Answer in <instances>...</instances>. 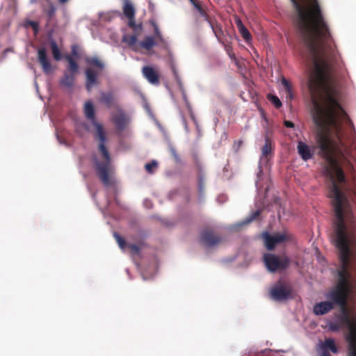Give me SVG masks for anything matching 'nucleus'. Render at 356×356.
I'll use <instances>...</instances> for the list:
<instances>
[{
    "instance_id": "f8f14e48",
    "label": "nucleus",
    "mask_w": 356,
    "mask_h": 356,
    "mask_svg": "<svg viewBox=\"0 0 356 356\" xmlns=\"http://www.w3.org/2000/svg\"><path fill=\"white\" fill-rule=\"evenodd\" d=\"M38 60L44 73L48 74L51 72V65L47 56L46 49L44 47L38 49Z\"/></svg>"
},
{
    "instance_id": "f704fd0d",
    "label": "nucleus",
    "mask_w": 356,
    "mask_h": 356,
    "mask_svg": "<svg viewBox=\"0 0 356 356\" xmlns=\"http://www.w3.org/2000/svg\"><path fill=\"white\" fill-rule=\"evenodd\" d=\"M220 42L223 44L224 49L228 55L230 54L233 51V49H232L231 43H229V42L226 43L223 41H221Z\"/></svg>"
},
{
    "instance_id": "412c9836",
    "label": "nucleus",
    "mask_w": 356,
    "mask_h": 356,
    "mask_svg": "<svg viewBox=\"0 0 356 356\" xmlns=\"http://www.w3.org/2000/svg\"><path fill=\"white\" fill-rule=\"evenodd\" d=\"M154 38L152 36L146 37L143 41L140 42L141 47L147 51H149L154 46L156 45Z\"/></svg>"
},
{
    "instance_id": "72a5a7b5",
    "label": "nucleus",
    "mask_w": 356,
    "mask_h": 356,
    "mask_svg": "<svg viewBox=\"0 0 356 356\" xmlns=\"http://www.w3.org/2000/svg\"><path fill=\"white\" fill-rule=\"evenodd\" d=\"M56 10V8H55V6L51 4L49 8L47 10V15L49 19H51L55 15Z\"/></svg>"
},
{
    "instance_id": "2eb2a0df",
    "label": "nucleus",
    "mask_w": 356,
    "mask_h": 356,
    "mask_svg": "<svg viewBox=\"0 0 356 356\" xmlns=\"http://www.w3.org/2000/svg\"><path fill=\"white\" fill-rule=\"evenodd\" d=\"M320 348L322 353H329V351L333 353H338V348L336 346L334 339L332 338H326L324 341L320 344Z\"/></svg>"
},
{
    "instance_id": "20e7f679",
    "label": "nucleus",
    "mask_w": 356,
    "mask_h": 356,
    "mask_svg": "<svg viewBox=\"0 0 356 356\" xmlns=\"http://www.w3.org/2000/svg\"><path fill=\"white\" fill-rule=\"evenodd\" d=\"M328 326L332 332H338L343 327H348V333L346 339L348 343V355L356 356V316H353V319L350 320L348 323L330 322Z\"/></svg>"
},
{
    "instance_id": "ea45409f",
    "label": "nucleus",
    "mask_w": 356,
    "mask_h": 356,
    "mask_svg": "<svg viewBox=\"0 0 356 356\" xmlns=\"http://www.w3.org/2000/svg\"><path fill=\"white\" fill-rule=\"evenodd\" d=\"M13 48H11V47L6 48L3 51V56L5 58L7 56L8 53L13 52Z\"/></svg>"
},
{
    "instance_id": "a211bd4d",
    "label": "nucleus",
    "mask_w": 356,
    "mask_h": 356,
    "mask_svg": "<svg viewBox=\"0 0 356 356\" xmlns=\"http://www.w3.org/2000/svg\"><path fill=\"white\" fill-rule=\"evenodd\" d=\"M122 10L123 13L127 18H135L136 10L129 0H124Z\"/></svg>"
},
{
    "instance_id": "1a4fd4ad",
    "label": "nucleus",
    "mask_w": 356,
    "mask_h": 356,
    "mask_svg": "<svg viewBox=\"0 0 356 356\" xmlns=\"http://www.w3.org/2000/svg\"><path fill=\"white\" fill-rule=\"evenodd\" d=\"M112 122L118 131H122L127 125L129 119L122 109L118 107L112 115Z\"/></svg>"
},
{
    "instance_id": "4be33fe9",
    "label": "nucleus",
    "mask_w": 356,
    "mask_h": 356,
    "mask_svg": "<svg viewBox=\"0 0 356 356\" xmlns=\"http://www.w3.org/2000/svg\"><path fill=\"white\" fill-rule=\"evenodd\" d=\"M50 46L54 58L56 60H60L62 58V56L56 42L54 40L51 41Z\"/></svg>"
},
{
    "instance_id": "2f4dec72",
    "label": "nucleus",
    "mask_w": 356,
    "mask_h": 356,
    "mask_svg": "<svg viewBox=\"0 0 356 356\" xmlns=\"http://www.w3.org/2000/svg\"><path fill=\"white\" fill-rule=\"evenodd\" d=\"M129 248L131 250V252L134 255H138L140 254V248L138 245L136 244H129L128 245Z\"/></svg>"
},
{
    "instance_id": "6ab92c4d",
    "label": "nucleus",
    "mask_w": 356,
    "mask_h": 356,
    "mask_svg": "<svg viewBox=\"0 0 356 356\" xmlns=\"http://www.w3.org/2000/svg\"><path fill=\"white\" fill-rule=\"evenodd\" d=\"M66 60L68 62V67H67V72H69L70 73H72L74 74H76L79 70V65L75 61V60L73 58L72 56L67 55L66 56Z\"/></svg>"
},
{
    "instance_id": "ddd939ff",
    "label": "nucleus",
    "mask_w": 356,
    "mask_h": 356,
    "mask_svg": "<svg viewBox=\"0 0 356 356\" xmlns=\"http://www.w3.org/2000/svg\"><path fill=\"white\" fill-rule=\"evenodd\" d=\"M298 153L302 160L308 161L313 158V152L309 146L305 143L299 141L297 145Z\"/></svg>"
},
{
    "instance_id": "4468645a",
    "label": "nucleus",
    "mask_w": 356,
    "mask_h": 356,
    "mask_svg": "<svg viewBox=\"0 0 356 356\" xmlns=\"http://www.w3.org/2000/svg\"><path fill=\"white\" fill-rule=\"evenodd\" d=\"M334 308V305L330 301H323L316 303L314 307V313L316 315H324Z\"/></svg>"
},
{
    "instance_id": "aec40b11",
    "label": "nucleus",
    "mask_w": 356,
    "mask_h": 356,
    "mask_svg": "<svg viewBox=\"0 0 356 356\" xmlns=\"http://www.w3.org/2000/svg\"><path fill=\"white\" fill-rule=\"evenodd\" d=\"M261 152L262 156L266 159L272 154V143L268 136L265 138V144L262 147Z\"/></svg>"
},
{
    "instance_id": "bb28decb",
    "label": "nucleus",
    "mask_w": 356,
    "mask_h": 356,
    "mask_svg": "<svg viewBox=\"0 0 356 356\" xmlns=\"http://www.w3.org/2000/svg\"><path fill=\"white\" fill-rule=\"evenodd\" d=\"M267 99L275 106V108H279L281 107V101L277 96L272 94H268L267 95Z\"/></svg>"
},
{
    "instance_id": "8fccbe9b",
    "label": "nucleus",
    "mask_w": 356,
    "mask_h": 356,
    "mask_svg": "<svg viewBox=\"0 0 356 356\" xmlns=\"http://www.w3.org/2000/svg\"><path fill=\"white\" fill-rule=\"evenodd\" d=\"M355 197H356V193H355Z\"/></svg>"
},
{
    "instance_id": "f257e3e1",
    "label": "nucleus",
    "mask_w": 356,
    "mask_h": 356,
    "mask_svg": "<svg viewBox=\"0 0 356 356\" xmlns=\"http://www.w3.org/2000/svg\"><path fill=\"white\" fill-rule=\"evenodd\" d=\"M326 161L323 167V173L331 181L330 197L332 198L336 221L334 222V241L339 251L340 268L338 270V281L335 287L327 294L326 297L333 305L341 308V314L334 322L348 323L353 319L347 308V298L350 291L351 273L349 271L350 245L355 239L352 234L347 231L345 223V213L347 208L346 197L338 186L337 182L346 181L344 172L340 163L353 168L347 157H321Z\"/></svg>"
},
{
    "instance_id": "de8ad7c7",
    "label": "nucleus",
    "mask_w": 356,
    "mask_h": 356,
    "mask_svg": "<svg viewBox=\"0 0 356 356\" xmlns=\"http://www.w3.org/2000/svg\"><path fill=\"white\" fill-rule=\"evenodd\" d=\"M199 186H200V189L202 190V179H200Z\"/></svg>"
},
{
    "instance_id": "6e6552de",
    "label": "nucleus",
    "mask_w": 356,
    "mask_h": 356,
    "mask_svg": "<svg viewBox=\"0 0 356 356\" xmlns=\"http://www.w3.org/2000/svg\"><path fill=\"white\" fill-rule=\"evenodd\" d=\"M262 238L264 241L265 246L268 250H274L278 243L289 239L286 234L277 233L274 235H270L268 232H263Z\"/></svg>"
},
{
    "instance_id": "b1692460",
    "label": "nucleus",
    "mask_w": 356,
    "mask_h": 356,
    "mask_svg": "<svg viewBox=\"0 0 356 356\" xmlns=\"http://www.w3.org/2000/svg\"><path fill=\"white\" fill-rule=\"evenodd\" d=\"M202 17L209 24V26L211 28V29L213 30L215 35L218 36V33H217V31H216V28L218 26V24L217 23L216 24H213V22H212L211 17L208 15L207 12L204 13V14H203L202 15Z\"/></svg>"
},
{
    "instance_id": "a878e982",
    "label": "nucleus",
    "mask_w": 356,
    "mask_h": 356,
    "mask_svg": "<svg viewBox=\"0 0 356 356\" xmlns=\"http://www.w3.org/2000/svg\"><path fill=\"white\" fill-rule=\"evenodd\" d=\"M122 41L127 43L129 47L134 45L137 41V35H124Z\"/></svg>"
},
{
    "instance_id": "79ce46f5",
    "label": "nucleus",
    "mask_w": 356,
    "mask_h": 356,
    "mask_svg": "<svg viewBox=\"0 0 356 356\" xmlns=\"http://www.w3.org/2000/svg\"><path fill=\"white\" fill-rule=\"evenodd\" d=\"M171 153H172V154L173 155V156H174L175 159H179V156H178V155H177V153L176 150H175L174 148H172V149H171Z\"/></svg>"
},
{
    "instance_id": "393cba45",
    "label": "nucleus",
    "mask_w": 356,
    "mask_h": 356,
    "mask_svg": "<svg viewBox=\"0 0 356 356\" xmlns=\"http://www.w3.org/2000/svg\"><path fill=\"white\" fill-rule=\"evenodd\" d=\"M202 17L209 24V26L211 28V29L213 30L215 35L218 36V33H217V31H216V28L218 26V24L217 23L216 24H213V22H212L211 17L208 15L207 12L204 13V14H203L202 15Z\"/></svg>"
},
{
    "instance_id": "37998d69",
    "label": "nucleus",
    "mask_w": 356,
    "mask_h": 356,
    "mask_svg": "<svg viewBox=\"0 0 356 356\" xmlns=\"http://www.w3.org/2000/svg\"><path fill=\"white\" fill-rule=\"evenodd\" d=\"M228 56H229V57L232 60L236 61V63L237 62L235 54H234V53L233 51L230 54H229Z\"/></svg>"
},
{
    "instance_id": "9b49d317",
    "label": "nucleus",
    "mask_w": 356,
    "mask_h": 356,
    "mask_svg": "<svg viewBox=\"0 0 356 356\" xmlns=\"http://www.w3.org/2000/svg\"><path fill=\"white\" fill-rule=\"evenodd\" d=\"M143 76L153 85L159 84V74L156 70L151 66H144L142 69Z\"/></svg>"
},
{
    "instance_id": "49530a36",
    "label": "nucleus",
    "mask_w": 356,
    "mask_h": 356,
    "mask_svg": "<svg viewBox=\"0 0 356 356\" xmlns=\"http://www.w3.org/2000/svg\"><path fill=\"white\" fill-rule=\"evenodd\" d=\"M320 356H331L330 353H322Z\"/></svg>"
},
{
    "instance_id": "7ed1b4c3",
    "label": "nucleus",
    "mask_w": 356,
    "mask_h": 356,
    "mask_svg": "<svg viewBox=\"0 0 356 356\" xmlns=\"http://www.w3.org/2000/svg\"><path fill=\"white\" fill-rule=\"evenodd\" d=\"M87 65L90 67L85 70L86 90L90 92L99 83L98 76L99 71L104 67V64L97 57H89L86 59Z\"/></svg>"
},
{
    "instance_id": "f03ea898",
    "label": "nucleus",
    "mask_w": 356,
    "mask_h": 356,
    "mask_svg": "<svg viewBox=\"0 0 356 356\" xmlns=\"http://www.w3.org/2000/svg\"><path fill=\"white\" fill-rule=\"evenodd\" d=\"M84 114L86 118L91 121L96 129L95 138L99 141L98 149L105 160L104 162H100L95 159V165L97 174L105 186H110L112 184L110 179V175L112 173V167L111 165L110 154L105 145L107 140L106 135L103 126L96 121L95 108L90 101L86 102L84 104Z\"/></svg>"
},
{
    "instance_id": "473e14b6",
    "label": "nucleus",
    "mask_w": 356,
    "mask_h": 356,
    "mask_svg": "<svg viewBox=\"0 0 356 356\" xmlns=\"http://www.w3.org/2000/svg\"><path fill=\"white\" fill-rule=\"evenodd\" d=\"M260 214V211H254V213H252V215L250 216H249L243 222V225H247L248 223H250V222H252L253 220H254L255 218H257Z\"/></svg>"
},
{
    "instance_id": "423d86ee",
    "label": "nucleus",
    "mask_w": 356,
    "mask_h": 356,
    "mask_svg": "<svg viewBox=\"0 0 356 356\" xmlns=\"http://www.w3.org/2000/svg\"><path fill=\"white\" fill-rule=\"evenodd\" d=\"M291 289L281 282H278L270 290L271 299L275 301H283L290 298Z\"/></svg>"
},
{
    "instance_id": "c9c22d12",
    "label": "nucleus",
    "mask_w": 356,
    "mask_h": 356,
    "mask_svg": "<svg viewBox=\"0 0 356 356\" xmlns=\"http://www.w3.org/2000/svg\"><path fill=\"white\" fill-rule=\"evenodd\" d=\"M190 3L193 6V7L199 11L202 8V6L201 4V2H200L198 0H188Z\"/></svg>"
},
{
    "instance_id": "09e8293b",
    "label": "nucleus",
    "mask_w": 356,
    "mask_h": 356,
    "mask_svg": "<svg viewBox=\"0 0 356 356\" xmlns=\"http://www.w3.org/2000/svg\"><path fill=\"white\" fill-rule=\"evenodd\" d=\"M60 3H65L67 2L69 0H58Z\"/></svg>"
},
{
    "instance_id": "9d476101",
    "label": "nucleus",
    "mask_w": 356,
    "mask_h": 356,
    "mask_svg": "<svg viewBox=\"0 0 356 356\" xmlns=\"http://www.w3.org/2000/svg\"><path fill=\"white\" fill-rule=\"evenodd\" d=\"M99 102L108 108H118V98L113 91L101 92Z\"/></svg>"
},
{
    "instance_id": "39448f33",
    "label": "nucleus",
    "mask_w": 356,
    "mask_h": 356,
    "mask_svg": "<svg viewBox=\"0 0 356 356\" xmlns=\"http://www.w3.org/2000/svg\"><path fill=\"white\" fill-rule=\"evenodd\" d=\"M263 259L267 270L271 273L285 270L290 264V259L288 257H280L271 253H265Z\"/></svg>"
},
{
    "instance_id": "dca6fc26",
    "label": "nucleus",
    "mask_w": 356,
    "mask_h": 356,
    "mask_svg": "<svg viewBox=\"0 0 356 356\" xmlns=\"http://www.w3.org/2000/svg\"><path fill=\"white\" fill-rule=\"evenodd\" d=\"M235 23H236V26H237V28L238 29V31L241 33V35L243 37V38L246 42H248L250 40H251V35H250L249 31L244 26V24H243L241 19L239 17H235Z\"/></svg>"
},
{
    "instance_id": "c03bdc74",
    "label": "nucleus",
    "mask_w": 356,
    "mask_h": 356,
    "mask_svg": "<svg viewBox=\"0 0 356 356\" xmlns=\"http://www.w3.org/2000/svg\"><path fill=\"white\" fill-rule=\"evenodd\" d=\"M241 144H242V141L239 140L237 143H234V146L237 145V149H238L240 147V146L241 145Z\"/></svg>"
},
{
    "instance_id": "c85d7f7f",
    "label": "nucleus",
    "mask_w": 356,
    "mask_h": 356,
    "mask_svg": "<svg viewBox=\"0 0 356 356\" xmlns=\"http://www.w3.org/2000/svg\"><path fill=\"white\" fill-rule=\"evenodd\" d=\"M282 84L287 92V95L290 99L293 98L292 92H291V86L290 83L285 79L283 78L282 79Z\"/></svg>"
},
{
    "instance_id": "e433bc0d",
    "label": "nucleus",
    "mask_w": 356,
    "mask_h": 356,
    "mask_svg": "<svg viewBox=\"0 0 356 356\" xmlns=\"http://www.w3.org/2000/svg\"><path fill=\"white\" fill-rule=\"evenodd\" d=\"M29 24L33 28L35 33L36 34L38 32L39 30V24L38 22L34 21H29Z\"/></svg>"
},
{
    "instance_id": "5701e85b",
    "label": "nucleus",
    "mask_w": 356,
    "mask_h": 356,
    "mask_svg": "<svg viewBox=\"0 0 356 356\" xmlns=\"http://www.w3.org/2000/svg\"><path fill=\"white\" fill-rule=\"evenodd\" d=\"M154 29V38L159 41V43H161L163 46L166 47L167 46V42L166 40L163 38L159 29L158 26L154 23L152 22Z\"/></svg>"
},
{
    "instance_id": "0eeeda50",
    "label": "nucleus",
    "mask_w": 356,
    "mask_h": 356,
    "mask_svg": "<svg viewBox=\"0 0 356 356\" xmlns=\"http://www.w3.org/2000/svg\"><path fill=\"white\" fill-rule=\"evenodd\" d=\"M200 241L206 247L211 248L220 243L221 237L213 229L207 227L202 231Z\"/></svg>"
},
{
    "instance_id": "c756f323",
    "label": "nucleus",
    "mask_w": 356,
    "mask_h": 356,
    "mask_svg": "<svg viewBox=\"0 0 356 356\" xmlns=\"http://www.w3.org/2000/svg\"><path fill=\"white\" fill-rule=\"evenodd\" d=\"M129 19L128 25L135 31H140L142 30L141 24H136L134 18H127Z\"/></svg>"
},
{
    "instance_id": "4c0bfd02",
    "label": "nucleus",
    "mask_w": 356,
    "mask_h": 356,
    "mask_svg": "<svg viewBox=\"0 0 356 356\" xmlns=\"http://www.w3.org/2000/svg\"><path fill=\"white\" fill-rule=\"evenodd\" d=\"M218 26L216 28V31H217V33H218V36L216 35V37L218 38L219 42H221L222 40H220V36H221V35L223 34V32H222L221 26L220 24H218Z\"/></svg>"
},
{
    "instance_id": "7c9ffc66",
    "label": "nucleus",
    "mask_w": 356,
    "mask_h": 356,
    "mask_svg": "<svg viewBox=\"0 0 356 356\" xmlns=\"http://www.w3.org/2000/svg\"><path fill=\"white\" fill-rule=\"evenodd\" d=\"M114 237L120 248L124 249L127 246V243L124 238L122 237L119 234L114 233Z\"/></svg>"
},
{
    "instance_id": "58836bf2",
    "label": "nucleus",
    "mask_w": 356,
    "mask_h": 356,
    "mask_svg": "<svg viewBox=\"0 0 356 356\" xmlns=\"http://www.w3.org/2000/svg\"><path fill=\"white\" fill-rule=\"evenodd\" d=\"M284 124L286 127H288V128H293L294 127V123L291 121L285 120L284 122Z\"/></svg>"
},
{
    "instance_id": "a18cd8bd",
    "label": "nucleus",
    "mask_w": 356,
    "mask_h": 356,
    "mask_svg": "<svg viewBox=\"0 0 356 356\" xmlns=\"http://www.w3.org/2000/svg\"><path fill=\"white\" fill-rule=\"evenodd\" d=\"M206 12H207V11H206V10H205V9H204L203 8H201V10H200L198 11V13H200V15L201 16H202L203 14H204V13H206Z\"/></svg>"
},
{
    "instance_id": "cd10ccee",
    "label": "nucleus",
    "mask_w": 356,
    "mask_h": 356,
    "mask_svg": "<svg viewBox=\"0 0 356 356\" xmlns=\"http://www.w3.org/2000/svg\"><path fill=\"white\" fill-rule=\"evenodd\" d=\"M157 165L158 163L155 160H153L151 162L146 163L145 168L148 173L152 174L154 170L157 168Z\"/></svg>"
},
{
    "instance_id": "f3484780",
    "label": "nucleus",
    "mask_w": 356,
    "mask_h": 356,
    "mask_svg": "<svg viewBox=\"0 0 356 356\" xmlns=\"http://www.w3.org/2000/svg\"><path fill=\"white\" fill-rule=\"evenodd\" d=\"M75 74L65 72L63 76L60 79V84L67 88H72L74 83Z\"/></svg>"
},
{
    "instance_id": "a19ab883",
    "label": "nucleus",
    "mask_w": 356,
    "mask_h": 356,
    "mask_svg": "<svg viewBox=\"0 0 356 356\" xmlns=\"http://www.w3.org/2000/svg\"><path fill=\"white\" fill-rule=\"evenodd\" d=\"M72 54L74 56H78V53H77V51H76V47L75 45H73L72 47Z\"/></svg>"
}]
</instances>
